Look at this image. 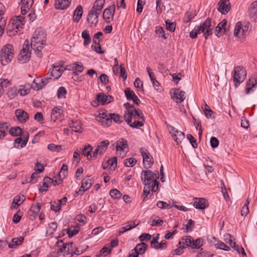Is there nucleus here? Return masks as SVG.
Segmentation results:
<instances>
[{"instance_id":"nucleus-1","label":"nucleus","mask_w":257,"mask_h":257,"mask_svg":"<svg viewBox=\"0 0 257 257\" xmlns=\"http://www.w3.org/2000/svg\"><path fill=\"white\" fill-rule=\"evenodd\" d=\"M46 34L41 28H37L33 36L31 42V48L34 50L36 55L39 58H42L43 54L41 52L46 45Z\"/></svg>"},{"instance_id":"nucleus-2","label":"nucleus","mask_w":257,"mask_h":257,"mask_svg":"<svg viewBox=\"0 0 257 257\" xmlns=\"http://www.w3.org/2000/svg\"><path fill=\"white\" fill-rule=\"evenodd\" d=\"M212 20L207 18L200 26H196L194 29L190 32V37L192 39H195L197 37L198 34L203 33L205 39H207L209 36L212 34V30L214 26L212 25Z\"/></svg>"},{"instance_id":"nucleus-3","label":"nucleus","mask_w":257,"mask_h":257,"mask_svg":"<svg viewBox=\"0 0 257 257\" xmlns=\"http://www.w3.org/2000/svg\"><path fill=\"white\" fill-rule=\"evenodd\" d=\"M156 177V174L147 170L142 172L141 180L145 185L151 186L152 191L155 192L159 188V182L157 181Z\"/></svg>"},{"instance_id":"nucleus-4","label":"nucleus","mask_w":257,"mask_h":257,"mask_svg":"<svg viewBox=\"0 0 257 257\" xmlns=\"http://www.w3.org/2000/svg\"><path fill=\"white\" fill-rule=\"evenodd\" d=\"M96 119L100 121L102 125L105 127L110 126L112 120L117 123H120L122 122L119 115L115 113L107 114L106 111L100 113Z\"/></svg>"},{"instance_id":"nucleus-5","label":"nucleus","mask_w":257,"mask_h":257,"mask_svg":"<svg viewBox=\"0 0 257 257\" xmlns=\"http://www.w3.org/2000/svg\"><path fill=\"white\" fill-rule=\"evenodd\" d=\"M14 50L11 44H7L2 48L0 53V61L3 65L9 63L14 57Z\"/></svg>"},{"instance_id":"nucleus-6","label":"nucleus","mask_w":257,"mask_h":257,"mask_svg":"<svg viewBox=\"0 0 257 257\" xmlns=\"http://www.w3.org/2000/svg\"><path fill=\"white\" fill-rule=\"evenodd\" d=\"M246 71L244 67L237 66L234 68L233 82L235 87H237L246 78Z\"/></svg>"},{"instance_id":"nucleus-7","label":"nucleus","mask_w":257,"mask_h":257,"mask_svg":"<svg viewBox=\"0 0 257 257\" xmlns=\"http://www.w3.org/2000/svg\"><path fill=\"white\" fill-rule=\"evenodd\" d=\"M29 45L28 42H25L24 44L23 49L18 55V61L20 63L24 64L28 62L31 57V52L29 50Z\"/></svg>"},{"instance_id":"nucleus-8","label":"nucleus","mask_w":257,"mask_h":257,"mask_svg":"<svg viewBox=\"0 0 257 257\" xmlns=\"http://www.w3.org/2000/svg\"><path fill=\"white\" fill-rule=\"evenodd\" d=\"M65 70V68L63 66L58 63H55L53 65L52 68L49 70L48 75L53 77L54 79H57L61 76Z\"/></svg>"},{"instance_id":"nucleus-9","label":"nucleus","mask_w":257,"mask_h":257,"mask_svg":"<svg viewBox=\"0 0 257 257\" xmlns=\"http://www.w3.org/2000/svg\"><path fill=\"white\" fill-rule=\"evenodd\" d=\"M115 11V6L113 4L106 8L103 13V18L107 23H110L113 20Z\"/></svg>"},{"instance_id":"nucleus-10","label":"nucleus","mask_w":257,"mask_h":257,"mask_svg":"<svg viewBox=\"0 0 257 257\" xmlns=\"http://www.w3.org/2000/svg\"><path fill=\"white\" fill-rule=\"evenodd\" d=\"M140 152L143 158L145 168H150L154 163L153 157L148 151L144 148H141Z\"/></svg>"},{"instance_id":"nucleus-11","label":"nucleus","mask_w":257,"mask_h":257,"mask_svg":"<svg viewBox=\"0 0 257 257\" xmlns=\"http://www.w3.org/2000/svg\"><path fill=\"white\" fill-rule=\"evenodd\" d=\"M68 173V167L67 165L65 164H63L62 165V168L59 173L58 174V180L56 179L55 180H53L52 179L51 184L54 186H56L57 185L60 184V181L64 178H65L66 175Z\"/></svg>"},{"instance_id":"nucleus-12","label":"nucleus","mask_w":257,"mask_h":257,"mask_svg":"<svg viewBox=\"0 0 257 257\" xmlns=\"http://www.w3.org/2000/svg\"><path fill=\"white\" fill-rule=\"evenodd\" d=\"M133 113L132 111H129L127 115H124V119L125 121L131 127L133 128H138L139 126L143 125V122L140 121H135L132 123V115Z\"/></svg>"},{"instance_id":"nucleus-13","label":"nucleus","mask_w":257,"mask_h":257,"mask_svg":"<svg viewBox=\"0 0 257 257\" xmlns=\"http://www.w3.org/2000/svg\"><path fill=\"white\" fill-rule=\"evenodd\" d=\"M185 92L179 88H176L174 90L173 94L172 95V99L176 103L182 102L185 98Z\"/></svg>"},{"instance_id":"nucleus-14","label":"nucleus","mask_w":257,"mask_h":257,"mask_svg":"<svg viewBox=\"0 0 257 257\" xmlns=\"http://www.w3.org/2000/svg\"><path fill=\"white\" fill-rule=\"evenodd\" d=\"M248 15L252 21L257 22V1L253 2L248 8Z\"/></svg>"},{"instance_id":"nucleus-15","label":"nucleus","mask_w":257,"mask_h":257,"mask_svg":"<svg viewBox=\"0 0 257 257\" xmlns=\"http://www.w3.org/2000/svg\"><path fill=\"white\" fill-rule=\"evenodd\" d=\"M99 15L96 14V12L93 11V10H90L89 11L87 21L91 27L95 26L97 25Z\"/></svg>"},{"instance_id":"nucleus-16","label":"nucleus","mask_w":257,"mask_h":257,"mask_svg":"<svg viewBox=\"0 0 257 257\" xmlns=\"http://www.w3.org/2000/svg\"><path fill=\"white\" fill-rule=\"evenodd\" d=\"M218 5V10L222 14H227L230 10V3L228 1L220 0Z\"/></svg>"},{"instance_id":"nucleus-17","label":"nucleus","mask_w":257,"mask_h":257,"mask_svg":"<svg viewBox=\"0 0 257 257\" xmlns=\"http://www.w3.org/2000/svg\"><path fill=\"white\" fill-rule=\"evenodd\" d=\"M52 76H50L47 74V76L43 79H40L37 78L33 81L34 84L36 85V87L38 90L43 88L48 83V81L51 79Z\"/></svg>"},{"instance_id":"nucleus-18","label":"nucleus","mask_w":257,"mask_h":257,"mask_svg":"<svg viewBox=\"0 0 257 257\" xmlns=\"http://www.w3.org/2000/svg\"><path fill=\"white\" fill-rule=\"evenodd\" d=\"M193 206L197 209H204L208 206L207 200L203 198H195Z\"/></svg>"},{"instance_id":"nucleus-19","label":"nucleus","mask_w":257,"mask_h":257,"mask_svg":"<svg viewBox=\"0 0 257 257\" xmlns=\"http://www.w3.org/2000/svg\"><path fill=\"white\" fill-rule=\"evenodd\" d=\"M40 209L41 205L39 203L32 205L30 209L28 211V214L30 216L31 220H33L35 218L36 216L40 212Z\"/></svg>"},{"instance_id":"nucleus-20","label":"nucleus","mask_w":257,"mask_h":257,"mask_svg":"<svg viewBox=\"0 0 257 257\" xmlns=\"http://www.w3.org/2000/svg\"><path fill=\"white\" fill-rule=\"evenodd\" d=\"M96 99L98 102L103 105L113 101V98L112 96L106 95L103 93H100L97 94Z\"/></svg>"},{"instance_id":"nucleus-21","label":"nucleus","mask_w":257,"mask_h":257,"mask_svg":"<svg viewBox=\"0 0 257 257\" xmlns=\"http://www.w3.org/2000/svg\"><path fill=\"white\" fill-rule=\"evenodd\" d=\"M16 116L21 122H25L29 118V114L22 109H18L15 111Z\"/></svg>"},{"instance_id":"nucleus-22","label":"nucleus","mask_w":257,"mask_h":257,"mask_svg":"<svg viewBox=\"0 0 257 257\" xmlns=\"http://www.w3.org/2000/svg\"><path fill=\"white\" fill-rule=\"evenodd\" d=\"M24 24V18L22 16H18L10 24L12 25V27H14L19 30L20 28H23Z\"/></svg>"},{"instance_id":"nucleus-23","label":"nucleus","mask_w":257,"mask_h":257,"mask_svg":"<svg viewBox=\"0 0 257 257\" xmlns=\"http://www.w3.org/2000/svg\"><path fill=\"white\" fill-rule=\"evenodd\" d=\"M70 3V0H56L55 4V7L56 9H66L69 7Z\"/></svg>"},{"instance_id":"nucleus-24","label":"nucleus","mask_w":257,"mask_h":257,"mask_svg":"<svg viewBox=\"0 0 257 257\" xmlns=\"http://www.w3.org/2000/svg\"><path fill=\"white\" fill-rule=\"evenodd\" d=\"M128 144L127 141L123 138L119 139L116 142V149L117 151L124 152L126 148H128Z\"/></svg>"},{"instance_id":"nucleus-25","label":"nucleus","mask_w":257,"mask_h":257,"mask_svg":"<svg viewBox=\"0 0 257 257\" xmlns=\"http://www.w3.org/2000/svg\"><path fill=\"white\" fill-rule=\"evenodd\" d=\"M105 0H96L93 4L91 10L96 12V14L99 15L103 8Z\"/></svg>"},{"instance_id":"nucleus-26","label":"nucleus","mask_w":257,"mask_h":257,"mask_svg":"<svg viewBox=\"0 0 257 257\" xmlns=\"http://www.w3.org/2000/svg\"><path fill=\"white\" fill-rule=\"evenodd\" d=\"M91 180L89 178V176H87L82 180L81 186L79 191L85 192L91 187Z\"/></svg>"},{"instance_id":"nucleus-27","label":"nucleus","mask_w":257,"mask_h":257,"mask_svg":"<svg viewBox=\"0 0 257 257\" xmlns=\"http://www.w3.org/2000/svg\"><path fill=\"white\" fill-rule=\"evenodd\" d=\"M24 238L23 236L13 238L10 242H8V247L10 248H15L24 241Z\"/></svg>"},{"instance_id":"nucleus-28","label":"nucleus","mask_w":257,"mask_h":257,"mask_svg":"<svg viewBox=\"0 0 257 257\" xmlns=\"http://www.w3.org/2000/svg\"><path fill=\"white\" fill-rule=\"evenodd\" d=\"M227 21L224 19L221 21L217 26L215 31V34L218 37H220L222 35V30H224V32H225V27L226 25Z\"/></svg>"},{"instance_id":"nucleus-29","label":"nucleus","mask_w":257,"mask_h":257,"mask_svg":"<svg viewBox=\"0 0 257 257\" xmlns=\"http://www.w3.org/2000/svg\"><path fill=\"white\" fill-rule=\"evenodd\" d=\"M83 13V8L82 6H78L74 12L73 21L75 22H78L82 17Z\"/></svg>"},{"instance_id":"nucleus-30","label":"nucleus","mask_w":257,"mask_h":257,"mask_svg":"<svg viewBox=\"0 0 257 257\" xmlns=\"http://www.w3.org/2000/svg\"><path fill=\"white\" fill-rule=\"evenodd\" d=\"M192 238L190 236H186L182 238V241L179 242V245H182V248H186L187 246L191 247Z\"/></svg>"},{"instance_id":"nucleus-31","label":"nucleus","mask_w":257,"mask_h":257,"mask_svg":"<svg viewBox=\"0 0 257 257\" xmlns=\"http://www.w3.org/2000/svg\"><path fill=\"white\" fill-rule=\"evenodd\" d=\"M175 133L176 134H172V137L175 141L179 144L185 139V135L183 132L178 130L175 131Z\"/></svg>"},{"instance_id":"nucleus-32","label":"nucleus","mask_w":257,"mask_h":257,"mask_svg":"<svg viewBox=\"0 0 257 257\" xmlns=\"http://www.w3.org/2000/svg\"><path fill=\"white\" fill-rule=\"evenodd\" d=\"M62 110L58 107H55L53 109L51 112V118L54 121L57 119L60 116Z\"/></svg>"},{"instance_id":"nucleus-33","label":"nucleus","mask_w":257,"mask_h":257,"mask_svg":"<svg viewBox=\"0 0 257 257\" xmlns=\"http://www.w3.org/2000/svg\"><path fill=\"white\" fill-rule=\"evenodd\" d=\"M93 148L90 145H86L82 150V154L85 156H87L88 159H90L92 158L91 152Z\"/></svg>"},{"instance_id":"nucleus-34","label":"nucleus","mask_w":257,"mask_h":257,"mask_svg":"<svg viewBox=\"0 0 257 257\" xmlns=\"http://www.w3.org/2000/svg\"><path fill=\"white\" fill-rule=\"evenodd\" d=\"M147 247V244L144 242H142L137 244L134 248V250L137 252H138L139 254H142L145 252Z\"/></svg>"},{"instance_id":"nucleus-35","label":"nucleus","mask_w":257,"mask_h":257,"mask_svg":"<svg viewBox=\"0 0 257 257\" xmlns=\"http://www.w3.org/2000/svg\"><path fill=\"white\" fill-rule=\"evenodd\" d=\"M109 142L108 140H105L101 142L97 146V148L100 151V155L103 154L107 149Z\"/></svg>"},{"instance_id":"nucleus-36","label":"nucleus","mask_w":257,"mask_h":257,"mask_svg":"<svg viewBox=\"0 0 257 257\" xmlns=\"http://www.w3.org/2000/svg\"><path fill=\"white\" fill-rule=\"evenodd\" d=\"M18 93V90L16 87H12L9 88L7 94L8 97L12 99L15 98Z\"/></svg>"},{"instance_id":"nucleus-37","label":"nucleus","mask_w":257,"mask_h":257,"mask_svg":"<svg viewBox=\"0 0 257 257\" xmlns=\"http://www.w3.org/2000/svg\"><path fill=\"white\" fill-rule=\"evenodd\" d=\"M9 133L12 136H18L22 134V129L19 126L12 127L10 130Z\"/></svg>"},{"instance_id":"nucleus-38","label":"nucleus","mask_w":257,"mask_h":257,"mask_svg":"<svg viewBox=\"0 0 257 257\" xmlns=\"http://www.w3.org/2000/svg\"><path fill=\"white\" fill-rule=\"evenodd\" d=\"M49 228L47 231L46 234L49 236L52 235L57 228V224L55 222H51L49 224Z\"/></svg>"},{"instance_id":"nucleus-39","label":"nucleus","mask_w":257,"mask_h":257,"mask_svg":"<svg viewBox=\"0 0 257 257\" xmlns=\"http://www.w3.org/2000/svg\"><path fill=\"white\" fill-rule=\"evenodd\" d=\"M82 37L84 39L83 43L84 46H87L90 43L91 38L87 30H85L82 32Z\"/></svg>"},{"instance_id":"nucleus-40","label":"nucleus","mask_w":257,"mask_h":257,"mask_svg":"<svg viewBox=\"0 0 257 257\" xmlns=\"http://www.w3.org/2000/svg\"><path fill=\"white\" fill-rule=\"evenodd\" d=\"M69 125L70 127L75 132L81 133L82 132L81 130V125L79 122L71 121V122L69 123Z\"/></svg>"},{"instance_id":"nucleus-41","label":"nucleus","mask_w":257,"mask_h":257,"mask_svg":"<svg viewBox=\"0 0 257 257\" xmlns=\"http://www.w3.org/2000/svg\"><path fill=\"white\" fill-rule=\"evenodd\" d=\"M137 161L134 158H130L124 160V165L128 167H132L136 165Z\"/></svg>"},{"instance_id":"nucleus-42","label":"nucleus","mask_w":257,"mask_h":257,"mask_svg":"<svg viewBox=\"0 0 257 257\" xmlns=\"http://www.w3.org/2000/svg\"><path fill=\"white\" fill-rule=\"evenodd\" d=\"M22 87L19 89L18 92L21 96H25L28 94L30 91V87L29 85H23L21 86Z\"/></svg>"},{"instance_id":"nucleus-43","label":"nucleus","mask_w":257,"mask_h":257,"mask_svg":"<svg viewBox=\"0 0 257 257\" xmlns=\"http://www.w3.org/2000/svg\"><path fill=\"white\" fill-rule=\"evenodd\" d=\"M203 239L201 238L197 239L194 240L193 238L192 240L191 247L193 248H199L202 245Z\"/></svg>"},{"instance_id":"nucleus-44","label":"nucleus","mask_w":257,"mask_h":257,"mask_svg":"<svg viewBox=\"0 0 257 257\" xmlns=\"http://www.w3.org/2000/svg\"><path fill=\"white\" fill-rule=\"evenodd\" d=\"M10 126V124L7 122H0V134H3L4 137L6 136V133Z\"/></svg>"},{"instance_id":"nucleus-45","label":"nucleus","mask_w":257,"mask_h":257,"mask_svg":"<svg viewBox=\"0 0 257 257\" xmlns=\"http://www.w3.org/2000/svg\"><path fill=\"white\" fill-rule=\"evenodd\" d=\"M241 29H242V24H241V22H237L236 24V25L235 26L234 32V35L235 37H237L239 38H241V36H240Z\"/></svg>"},{"instance_id":"nucleus-46","label":"nucleus","mask_w":257,"mask_h":257,"mask_svg":"<svg viewBox=\"0 0 257 257\" xmlns=\"http://www.w3.org/2000/svg\"><path fill=\"white\" fill-rule=\"evenodd\" d=\"M139 118V119H142L144 120V115L142 112V111L138 109H134L133 110V115H132V118Z\"/></svg>"},{"instance_id":"nucleus-47","label":"nucleus","mask_w":257,"mask_h":257,"mask_svg":"<svg viewBox=\"0 0 257 257\" xmlns=\"http://www.w3.org/2000/svg\"><path fill=\"white\" fill-rule=\"evenodd\" d=\"M48 149L52 152H59L62 150V146L50 144L48 145Z\"/></svg>"},{"instance_id":"nucleus-48","label":"nucleus","mask_w":257,"mask_h":257,"mask_svg":"<svg viewBox=\"0 0 257 257\" xmlns=\"http://www.w3.org/2000/svg\"><path fill=\"white\" fill-rule=\"evenodd\" d=\"M156 34L158 35L159 37L162 38L164 39H166L168 37V35H166L165 33V31L163 28L162 27H158L156 28Z\"/></svg>"},{"instance_id":"nucleus-49","label":"nucleus","mask_w":257,"mask_h":257,"mask_svg":"<svg viewBox=\"0 0 257 257\" xmlns=\"http://www.w3.org/2000/svg\"><path fill=\"white\" fill-rule=\"evenodd\" d=\"M110 195L114 199L120 198L121 196V193L116 189H113L110 190Z\"/></svg>"},{"instance_id":"nucleus-50","label":"nucleus","mask_w":257,"mask_h":257,"mask_svg":"<svg viewBox=\"0 0 257 257\" xmlns=\"http://www.w3.org/2000/svg\"><path fill=\"white\" fill-rule=\"evenodd\" d=\"M204 111L205 112V116L207 118L213 117L212 115L213 113V111L210 108L209 106L207 104H205V105Z\"/></svg>"},{"instance_id":"nucleus-51","label":"nucleus","mask_w":257,"mask_h":257,"mask_svg":"<svg viewBox=\"0 0 257 257\" xmlns=\"http://www.w3.org/2000/svg\"><path fill=\"white\" fill-rule=\"evenodd\" d=\"M157 206L161 209H170L172 207L170 204L162 201H159L157 203Z\"/></svg>"},{"instance_id":"nucleus-52","label":"nucleus","mask_w":257,"mask_h":257,"mask_svg":"<svg viewBox=\"0 0 257 257\" xmlns=\"http://www.w3.org/2000/svg\"><path fill=\"white\" fill-rule=\"evenodd\" d=\"M216 248L222 249L226 251L230 250V247L226 245L223 242H220L215 244Z\"/></svg>"},{"instance_id":"nucleus-53","label":"nucleus","mask_w":257,"mask_h":257,"mask_svg":"<svg viewBox=\"0 0 257 257\" xmlns=\"http://www.w3.org/2000/svg\"><path fill=\"white\" fill-rule=\"evenodd\" d=\"M67 91L64 87H60L57 91V96L59 98H65Z\"/></svg>"},{"instance_id":"nucleus-54","label":"nucleus","mask_w":257,"mask_h":257,"mask_svg":"<svg viewBox=\"0 0 257 257\" xmlns=\"http://www.w3.org/2000/svg\"><path fill=\"white\" fill-rule=\"evenodd\" d=\"M106 164L108 165V166H110V167L113 168V170H114L115 168L116 167L117 165V158L116 157H113L111 159L108 160Z\"/></svg>"},{"instance_id":"nucleus-55","label":"nucleus","mask_w":257,"mask_h":257,"mask_svg":"<svg viewBox=\"0 0 257 257\" xmlns=\"http://www.w3.org/2000/svg\"><path fill=\"white\" fill-rule=\"evenodd\" d=\"M17 32L18 30H17L16 28H14V27H12V25L11 24H9L8 25L7 34L9 36L12 37L14 36L16 33H17Z\"/></svg>"},{"instance_id":"nucleus-56","label":"nucleus","mask_w":257,"mask_h":257,"mask_svg":"<svg viewBox=\"0 0 257 257\" xmlns=\"http://www.w3.org/2000/svg\"><path fill=\"white\" fill-rule=\"evenodd\" d=\"M25 200V197L24 195L22 196L20 195H17L13 199V203L16 202L20 206L21 205Z\"/></svg>"},{"instance_id":"nucleus-57","label":"nucleus","mask_w":257,"mask_h":257,"mask_svg":"<svg viewBox=\"0 0 257 257\" xmlns=\"http://www.w3.org/2000/svg\"><path fill=\"white\" fill-rule=\"evenodd\" d=\"M187 138L190 141V143L191 144L192 147L194 148H196L197 147L196 140L192 135H191V134H188L187 135Z\"/></svg>"},{"instance_id":"nucleus-58","label":"nucleus","mask_w":257,"mask_h":257,"mask_svg":"<svg viewBox=\"0 0 257 257\" xmlns=\"http://www.w3.org/2000/svg\"><path fill=\"white\" fill-rule=\"evenodd\" d=\"M225 241L226 243H229L232 248L235 247V242H233L231 239V236L230 234L225 235Z\"/></svg>"},{"instance_id":"nucleus-59","label":"nucleus","mask_w":257,"mask_h":257,"mask_svg":"<svg viewBox=\"0 0 257 257\" xmlns=\"http://www.w3.org/2000/svg\"><path fill=\"white\" fill-rule=\"evenodd\" d=\"M61 207L60 206L57 201H53L51 202V209L55 212L59 211L60 210Z\"/></svg>"},{"instance_id":"nucleus-60","label":"nucleus","mask_w":257,"mask_h":257,"mask_svg":"<svg viewBox=\"0 0 257 257\" xmlns=\"http://www.w3.org/2000/svg\"><path fill=\"white\" fill-rule=\"evenodd\" d=\"M125 96L127 100H131L132 98V96L135 94L134 91L130 89L129 88H127L124 91Z\"/></svg>"},{"instance_id":"nucleus-61","label":"nucleus","mask_w":257,"mask_h":257,"mask_svg":"<svg viewBox=\"0 0 257 257\" xmlns=\"http://www.w3.org/2000/svg\"><path fill=\"white\" fill-rule=\"evenodd\" d=\"M6 24V20L2 18L0 20V36H2L4 33V29Z\"/></svg>"},{"instance_id":"nucleus-62","label":"nucleus","mask_w":257,"mask_h":257,"mask_svg":"<svg viewBox=\"0 0 257 257\" xmlns=\"http://www.w3.org/2000/svg\"><path fill=\"white\" fill-rule=\"evenodd\" d=\"M33 3V0H24L22 7L30 10V8L32 7Z\"/></svg>"},{"instance_id":"nucleus-63","label":"nucleus","mask_w":257,"mask_h":257,"mask_svg":"<svg viewBox=\"0 0 257 257\" xmlns=\"http://www.w3.org/2000/svg\"><path fill=\"white\" fill-rule=\"evenodd\" d=\"M78 228H79L78 227H75L73 229H72V228H69L68 230L67 231L69 236L72 237V236L77 234L79 231Z\"/></svg>"},{"instance_id":"nucleus-64","label":"nucleus","mask_w":257,"mask_h":257,"mask_svg":"<svg viewBox=\"0 0 257 257\" xmlns=\"http://www.w3.org/2000/svg\"><path fill=\"white\" fill-rule=\"evenodd\" d=\"M34 119L39 121L41 123H43L44 117L41 112H38L34 115Z\"/></svg>"}]
</instances>
